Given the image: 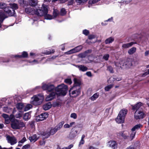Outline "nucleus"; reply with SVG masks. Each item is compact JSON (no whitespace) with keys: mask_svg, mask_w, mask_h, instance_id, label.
<instances>
[{"mask_svg":"<svg viewBox=\"0 0 149 149\" xmlns=\"http://www.w3.org/2000/svg\"><path fill=\"white\" fill-rule=\"evenodd\" d=\"M28 56V54L27 52H23L22 55H17L15 56V57H18L19 58H21L22 57L23 58H26Z\"/></svg>","mask_w":149,"mask_h":149,"instance_id":"obj_30","label":"nucleus"},{"mask_svg":"<svg viewBox=\"0 0 149 149\" xmlns=\"http://www.w3.org/2000/svg\"><path fill=\"white\" fill-rule=\"evenodd\" d=\"M7 138L8 143H10L11 145H14L17 142L16 139L14 137L8 136Z\"/></svg>","mask_w":149,"mask_h":149,"instance_id":"obj_14","label":"nucleus"},{"mask_svg":"<svg viewBox=\"0 0 149 149\" xmlns=\"http://www.w3.org/2000/svg\"><path fill=\"white\" fill-rule=\"evenodd\" d=\"M48 12H47L45 14L44 16L45 18L47 19H53V17L52 16V15L48 14L47 13Z\"/></svg>","mask_w":149,"mask_h":149,"instance_id":"obj_32","label":"nucleus"},{"mask_svg":"<svg viewBox=\"0 0 149 149\" xmlns=\"http://www.w3.org/2000/svg\"><path fill=\"white\" fill-rule=\"evenodd\" d=\"M57 130L55 127L54 128L51 129L50 130L48 131H47L46 132H45L42 134V135L45 136L46 138H48L50 135H53L54 134L57 132Z\"/></svg>","mask_w":149,"mask_h":149,"instance_id":"obj_9","label":"nucleus"},{"mask_svg":"<svg viewBox=\"0 0 149 149\" xmlns=\"http://www.w3.org/2000/svg\"><path fill=\"white\" fill-rule=\"evenodd\" d=\"M30 117L31 115L30 113H25L24 115L23 119L25 120H27L30 118Z\"/></svg>","mask_w":149,"mask_h":149,"instance_id":"obj_28","label":"nucleus"},{"mask_svg":"<svg viewBox=\"0 0 149 149\" xmlns=\"http://www.w3.org/2000/svg\"><path fill=\"white\" fill-rule=\"evenodd\" d=\"M26 140V138L25 137H24L19 142L22 143H23Z\"/></svg>","mask_w":149,"mask_h":149,"instance_id":"obj_62","label":"nucleus"},{"mask_svg":"<svg viewBox=\"0 0 149 149\" xmlns=\"http://www.w3.org/2000/svg\"><path fill=\"white\" fill-rule=\"evenodd\" d=\"M74 86L72 87L73 88H74L75 87H77V88H78V87H80V82L79 80L77 79H74Z\"/></svg>","mask_w":149,"mask_h":149,"instance_id":"obj_21","label":"nucleus"},{"mask_svg":"<svg viewBox=\"0 0 149 149\" xmlns=\"http://www.w3.org/2000/svg\"><path fill=\"white\" fill-rule=\"evenodd\" d=\"M19 113L16 114L15 115V117L17 118H20V117H22V113Z\"/></svg>","mask_w":149,"mask_h":149,"instance_id":"obj_51","label":"nucleus"},{"mask_svg":"<svg viewBox=\"0 0 149 149\" xmlns=\"http://www.w3.org/2000/svg\"><path fill=\"white\" fill-rule=\"evenodd\" d=\"M136 44V42H131L130 43L123 44L122 45V48L125 49L128 48L132 46L133 44Z\"/></svg>","mask_w":149,"mask_h":149,"instance_id":"obj_16","label":"nucleus"},{"mask_svg":"<svg viewBox=\"0 0 149 149\" xmlns=\"http://www.w3.org/2000/svg\"><path fill=\"white\" fill-rule=\"evenodd\" d=\"M109 57V55L107 54L104 55L103 56V58L106 61H107L108 60Z\"/></svg>","mask_w":149,"mask_h":149,"instance_id":"obj_49","label":"nucleus"},{"mask_svg":"<svg viewBox=\"0 0 149 149\" xmlns=\"http://www.w3.org/2000/svg\"><path fill=\"white\" fill-rule=\"evenodd\" d=\"M47 6L44 5H42L40 9H36L34 10V12L38 16H44L45 14L48 12Z\"/></svg>","mask_w":149,"mask_h":149,"instance_id":"obj_4","label":"nucleus"},{"mask_svg":"<svg viewBox=\"0 0 149 149\" xmlns=\"http://www.w3.org/2000/svg\"><path fill=\"white\" fill-rule=\"evenodd\" d=\"M64 123L63 122H61L60 123L58 124L55 127L57 130H59L62 128L63 124H64Z\"/></svg>","mask_w":149,"mask_h":149,"instance_id":"obj_34","label":"nucleus"},{"mask_svg":"<svg viewBox=\"0 0 149 149\" xmlns=\"http://www.w3.org/2000/svg\"><path fill=\"white\" fill-rule=\"evenodd\" d=\"M145 116V113L142 111L136 110L134 114V118L136 120L142 119Z\"/></svg>","mask_w":149,"mask_h":149,"instance_id":"obj_8","label":"nucleus"},{"mask_svg":"<svg viewBox=\"0 0 149 149\" xmlns=\"http://www.w3.org/2000/svg\"><path fill=\"white\" fill-rule=\"evenodd\" d=\"M10 118L8 117V118H6L5 119V122L6 123L8 124L9 123L10 121Z\"/></svg>","mask_w":149,"mask_h":149,"instance_id":"obj_59","label":"nucleus"},{"mask_svg":"<svg viewBox=\"0 0 149 149\" xmlns=\"http://www.w3.org/2000/svg\"><path fill=\"white\" fill-rule=\"evenodd\" d=\"M88 0H76L79 3H81L86 2Z\"/></svg>","mask_w":149,"mask_h":149,"instance_id":"obj_57","label":"nucleus"},{"mask_svg":"<svg viewBox=\"0 0 149 149\" xmlns=\"http://www.w3.org/2000/svg\"><path fill=\"white\" fill-rule=\"evenodd\" d=\"M115 65L118 67L123 68V67H124L123 66V65L124 64V61H119L116 62L115 63Z\"/></svg>","mask_w":149,"mask_h":149,"instance_id":"obj_22","label":"nucleus"},{"mask_svg":"<svg viewBox=\"0 0 149 149\" xmlns=\"http://www.w3.org/2000/svg\"><path fill=\"white\" fill-rule=\"evenodd\" d=\"M132 61L131 59H127L125 62L124 61V64L123 66L124 68H130L132 65Z\"/></svg>","mask_w":149,"mask_h":149,"instance_id":"obj_11","label":"nucleus"},{"mask_svg":"<svg viewBox=\"0 0 149 149\" xmlns=\"http://www.w3.org/2000/svg\"><path fill=\"white\" fill-rule=\"evenodd\" d=\"M108 145L113 149H115L117 147V144L115 141H109L108 142Z\"/></svg>","mask_w":149,"mask_h":149,"instance_id":"obj_17","label":"nucleus"},{"mask_svg":"<svg viewBox=\"0 0 149 149\" xmlns=\"http://www.w3.org/2000/svg\"><path fill=\"white\" fill-rule=\"evenodd\" d=\"M9 6L10 8L12 9V10L15 11V10H17L18 8V6L17 4L15 3H12L9 4Z\"/></svg>","mask_w":149,"mask_h":149,"instance_id":"obj_23","label":"nucleus"},{"mask_svg":"<svg viewBox=\"0 0 149 149\" xmlns=\"http://www.w3.org/2000/svg\"><path fill=\"white\" fill-rule=\"evenodd\" d=\"M70 117L73 118L74 119H75L77 118V115L75 113H73L71 114L70 115Z\"/></svg>","mask_w":149,"mask_h":149,"instance_id":"obj_50","label":"nucleus"},{"mask_svg":"<svg viewBox=\"0 0 149 149\" xmlns=\"http://www.w3.org/2000/svg\"><path fill=\"white\" fill-rule=\"evenodd\" d=\"M68 91V87L64 84H62L58 86L55 89V92H52L48 95L46 98L47 101H50L55 97L56 95L58 96L65 95Z\"/></svg>","mask_w":149,"mask_h":149,"instance_id":"obj_1","label":"nucleus"},{"mask_svg":"<svg viewBox=\"0 0 149 149\" xmlns=\"http://www.w3.org/2000/svg\"><path fill=\"white\" fill-rule=\"evenodd\" d=\"M100 0H90L89 1L88 3L89 5L88 6V7H90V5H92L93 4H95L97 3L98 1Z\"/></svg>","mask_w":149,"mask_h":149,"instance_id":"obj_37","label":"nucleus"},{"mask_svg":"<svg viewBox=\"0 0 149 149\" xmlns=\"http://www.w3.org/2000/svg\"><path fill=\"white\" fill-rule=\"evenodd\" d=\"M114 38L112 37H110L107 39L105 41V42L106 44H108L112 43L113 41Z\"/></svg>","mask_w":149,"mask_h":149,"instance_id":"obj_29","label":"nucleus"},{"mask_svg":"<svg viewBox=\"0 0 149 149\" xmlns=\"http://www.w3.org/2000/svg\"><path fill=\"white\" fill-rule=\"evenodd\" d=\"M51 104L49 102L44 104L43 106V109L45 110H47L51 107Z\"/></svg>","mask_w":149,"mask_h":149,"instance_id":"obj_26","label":"nucleus"},{"mask_svg":"<svg viewBox=\"0 0 149 149\" xmlns=\"http://www.w3.org/2000/svg\"><path fill=\"white\" fill-rule=\"evenodd\" d=\"M53 105L54 107L58 106L61 105V103L59 102H55L53 103Z\"/></svg>","mask_w":149,"mask_h":149,"instance_id":"obj_52","label":"nucleus"},{"mask_svg":"<svg viewBox=\"0 0 149 149\" xmlns=\"http://www.w3.org/2000/svg\"><path fill=\"white\" fill-rule=\"evenodd\" d=\"M42 88L43 90H47L49 92H51L55 90V87L54 85L51 84H44L42 86Z\"/></svg>","mask_w":149,"mask_h":149,"instance_id":"obj_7","label":"nucleus"},{"mask_svg":"<svg viewBox=\"0 0 149 149\" xmlns=\"http://www.w3.org/2000/svg\"><path fill=\"white\" fill-rule=\"evenodd\" d=\"M143 104L141 102H139L134 106H132V109L134 110H140L141 109H142L143 108Z\"/></svg>","mask_w":149,"mask_h":149,"instance_id":"obj_12","label":"nucleus"},{"mask_svg":"<svg viewBox=\"0 0 149 149\" xmlns=\"http://www.w3.org/2000/svg\"><path fill=\"white\" fill-rule=\"evenodd\" d=\"M16 107L19 112L23 113L24 112V106L23 103H18L16 105Z\"/></svg>","mask_w":149,"mask_h":149,"instance_id":"obj_15","label":"nucleus"},{"mask_svg":"<svg viewBox=\"0 0 149 149\" xmlns=\"http://www.w3.org/2000/svg\"><path fill=\"white\" fill-rule=\"evenodd\" d=\"M113 87V85L112 84L108 85L104 88L105 90L107 91H109Z\"/></svg>","mask_w":149,"mask_h":149,"instance_id":"obj_38","label":"nucleus"},{"mask_svg":"<svg viewBox=\"0 0 149 149\" xmlns=\"http://www.w3.org/2000/svg\"><path fill=\"white\" fill-rule=\"evenodd\" d=\"M7 4L3 2H0V8H4L7 6Z\"/></svg>","mask_w":149,"mask_h":149,"instance_id":"obj_40","label":"nucleus"},{"mask_svg":"<svg viewBox=\"0 0 149 149\" xmlns=\"http://www.w3.org/2000/svg\"><path fill=\"white\" fill-rule=\"evenodd\" d=\"M58 14V13L57 11L54 10L53 12V18H55L57 16Z\"/></svg>","mask_w":149,"mask_h":149,"instance_id":"obj_45","label":"nucleus"},{"mask_svg":"<svg viewBox=\"0 0 149 149\" xmlns=\"http://www.w3.org/2000/svg\"><path fill=\"white\" fill-rule=\"evenodd\" d=\"M141 126H142V125L141 124H139L136 125L131 129V130L136 131V130L140 128Z\"/></svg>","mask_w":149,"mask_h":149,"instance_id":"obj_35","label":"nucleus"},{"mask_svg":"<svg viewBox=\"0 0 149 149\" xmlns=\"http://www.w3.org/2000/svg\"><path fill=\"white\" fill-rule=\"evenodd\" d=\"M99 96V93H96L94 94L90 98V99L92 101H94Z\"/></svg>","mask_w":149,"mask_h":149,"instance_id":"obj_27","label":"nucleus"},{"mask_svg":"<svg viewBox=\"0 0 149 149\" xmlns=\"http://www.w3.org/2000/svg\"><path fill=\"white\" fill-rule=\"evenodd\" d=\"M73 146V144H70L68 146L65 147V148L66 149H70Z\"/></svg>","mask_w":149,"mask_h":149,"instance_id":"obj_64","label":"nucleus"},{"mask_svg":"<svg viewBox=\"0 0 149 149\" xmlns=\"http://www.w3.org/2000/svg\"><path fill=\"white\" fill-rule=\"evenodd\" d=\"M25 124L19 120H15L11 123V127L14 130L19 129L25 126Z\"/></svg>","mask_w":149,"mask_h":149,"instance_id":"obj_3","label":"nucleus"},{"mask_svg":"<svg viewBox=\"0 0 149 149\" xmlns=\"http://www.w3.org/2000/svg\"><path fill=\"white\" fill-rule=\"evenodd\" d=\"M10 8L9 7H6L4 8V10L6 15L9 16H12L14 15L15 12L14 10H10Z\"/></svg>","mask_w":149,"mask_h":149,"instance_id":"obj_10","label":"nucleus"},{"mask_svg":"<svg viewBox=\"0 0 149 149\" xmlns=\"http://www.w3.org/2000/svg\"><path fill=\"white\" fill-rule=\"evenodd\" d=\"M132 0H122L119 3H127L130 2Z\"/></svg>","mask_w":149,"mask_h":149,"instance_id":"obj_43","label":"nucleus"},{"mask_svg":"<svg viewBox=\"0 0 149 149\" xmlns=\"http://www.w3.org/2000/svg\"><path fill=\"white\" fill-rule=\"evenodd\" d=\"M115 80V78H114L112 77H110L109 78V80H108L107 82L109 83L112 84L113 83V81Z\"/></svg>","mask_w":149,"mask_h":149,"instance_id":"obj_42","label":"nucleus"},{"mask_svg":"<svg viewBox=\"0 0 149 149\" xmlns=\"http://www.w3.org/2000/svg\"><path fill=\"white\" fill-rule=\"evenodd\" d=\"M48 113H42L38 117L37 119L38 121H42L46 119L48 117Z\"/></svg>","mask_w":149,"mask_h":149,"instance_id":"obj_13","label":"nucleus"},{"mask_svg":"<svg viewBox=\"0 0 149 149\" xmlns=\"http://www.w3.org/2000/svg\"><path fill=\"white\" fill-rule=\"evenodd\" d=\"M43 100L42 96L35 95L31 98V103L35 105H38L41 103Z\"/></svg>","mask_w":149,"mask_h":149,"instance_id":"obj_5","label":"nucleus"},{"mask_svg":"<svg viewBox=\"0 0 149 149\" xmlns=\"http://www.w3.org/2000/svg\"><path fill=\"white\" fill-rule=\"evenodd\" d=\"M33 10L31 8H27L25 9V11L27 13H30L33 11Z\"/></svg>","mask_w":149,"mask_h":149,"instance_id":"obj_39","label":"nucleus"},{"mask_svg":"<svg viewBox=\"0 0 149 149\" xmlns=\"http://www.w3.org/2000/svg\"><path fill=\"white\" fill-rule=\"evenodd\" d=\"M82 46L81 45H79L75 47L77 52L80 51L82 48Z\"/></svg>","mask_w":149,"mask_h":149,"instance_id":"obj_47","label":"nucleus"},{"mask_svg":"<svg viewBox=\"0 0 149 149\" xmlns=\"http://www.w3.org/2000/svg\"><path fill=\"white\" fill-rule=\"evenodd\" d=\"M66 13L65 9L63 8H62L61 10L60 14L62 15H63Z\"/></svg>","mask_w":149,"mask_h":149,"instance_id":"obj_44","label":"nucleus"},{"mask_svg":"<svg viewBox=\"0 0 149 149\" xmlns=\"http://www.w3.org/2000/svg\"><path fill=\"white\" fill-rule=\"evenodd\" d=\"M127 113V110L126 109H123L121 110L116 119V122L118 123H123Z\"/></svg>","mask_w":149,"mask_h":149,"instance_id":"obj_2","label":"nucleus"},{"mask_svg":"<svg viewBox=\"0 0 149 149\" xmlns=\"http://www.w3.org/2000/svg\"><path fill=\"white\" fill-rule=\"evenodd\" d=\"M83 33L86 36H87L89 34V31L85 29L83 31Z\"/></svg>","mask_w":149,"mask_h":149,"instance_id":"obj_53","label":"nucleus"},{"mask_svg":"<svg viewBox=\"0 0 149 149\" xmlns=\"http://www.w3.org/2000/svg\"><path fill=\"white\" fill-rule=\"evenodd\" d=\"M64 81L65 83L68 84H71L72 83L71 79L69 78L65 79L64 80Z\"/></svg>","mask_w":149,"mask_h":149,"instance_id":"obj_41","label":"nucleus"},{"mask_svg":"<svg viewBox=\"0 0 149 149\" xmlns=\"http://www.w3.org/2000/svg\"><path fill=\"white\" fill-rule=\"evenodd\" d=\"M131 132L129 137L130 140V141L132 140L134 138L136 134V131L131 130Z\"/></svg>","mask_w":149,"mask_h":149,"instance_id":"obj_33","label":"nucleus"},{"mask_svg":"<svg viewBox=\"0 0 149 149\" xmlns=\"http://www.w3.org/2000/svg\"><path fill=\"white\" fill-rule=\"evenodd\" d=\"M38 138L37 137L36 134H34L31 136L29 137V139L31 142H34L36 141Z\"/></svg>","mask_w":149,"mask_h":149,"instance_id":"obj_20","label":"nucleus"},{"mask_svg":"<svg viewBox=\"0 0 149 149\" xmlns=\"http://www.w3.org/2000/svg\"><path fill=\"white\" fill-rule=\"evenodd\" d=\"M95 37V35H90L88 36V38L90 40L94 38Z\"/></svg>","mask_w":149,"mask_h":149,"instance_id":"obj_55","label":"nucleus"},{"mask_svg":"<svg viewBox=\"0 0 149 149\" xmlns=\"http://www.w3.org/2000/svg\"><path fill=\"white\" fill-rule=\"evenodd\" d=\"M38 3V0H29V4L30 5L32 6H36Z\"/></svg>","mask_w":149,"mask_h":149,"instance_id":"obj_31","label":"nucleus"},{"mask_svg":"<svg viewBox=\"0 0 149 149\" xmlns=\"http://www.w3.org/2000/svg\"><path fill=\"white\" fill-rule=\"evenodd\" d=\"M118 135L119 136H121L125 139H127L128 138L127 134L124 133V132H120L118 133Z\"/></svg>","mask_w":149,"mask_h":149,"instance_id":"obj_24","label":"nucleus"},{"mask_svg":"<svg viewBox=\"0 0 149 149\" xmlns=\"http://www.w3.org/2000/svg\"><path fill=\"white\" fill-rule=\"evenodd\" d=\"M30 147V146L29 145L26 144L23 146L22 149H28Z\"/></svg>","mask_w":149,"mask_h":149,"instance_id":"obj_54","label":"nucleus"},{"mask_svg":"<svg viewBox=\"0 0 149 149\" xmlns=\"http://www.w3.org/2000/svg\"><path fill=\"white\" fill-rule=\"evenodd\" d=\"M107 70L111 73H113V70L112 67L111 66H108L107 67Z\"/></svg>","mask_w":149,"mask_h":149,"instance_id":"obj_48","label":"nucleus"},{"mask_svg":"<svg viewBox=\"0 0 149 149\" xmlns=\"http://www.w3.org/2000/svg\"><path fill=\"white\" fill-rule=\"evenodd\" d=\"M86 74L88 77H91L92 76L91 73L90 72H87L86 73Z\"/></svg>","mask_w":149,"mask_h":149,"instance_id":"obj_63","label":"nucleus"},{"mask_svg":"<svg viewBox=\"0 0 149 149\" xmlns=\"http://www.w3.org/2000/svg\"><path fill=\"white\" fill-rule=\"evenodd\" d=\"M54 50H52V51H48V52H45V54H49L52 53H53L54 52Z\"/></svg>","mask_w":149,"mask_h":149,"instance_id":"obj_60","label":"nucleus"},{"mask_svg":"<svg viewBox=\"0 0 149 149\" xmlns=\"http://www.w3.org/2000/svg\"><path fill=\"white\" fill-rule=\"evenodd\" d=\"M84 143V140H80L79 144V146H80L81 144H83Z\"/></svg>","mask_w":149,"mask_h":149,"instance_id":"obj_61","label":"nucleus"},{"mask_svg":"<svg viewBox=\"0 0 149 149\" xmlns=\"http://www.w3.org/2000/svg\"><path fill=\"white\" fill-rule=\"evenodd\" d=\"M76 67L78 68L82 72L86 71L88 69L87 67L83 65H76Z\"/></svg>","mask_w":149,"mask_h":149,"instance_id":"obj_18","label":"nucleus"},{"mask_svg":"<svg viewBox=\"0 0 149 149\" xmlns=\"http://www.w3.org/2000/svg\"><path fill=\"white\" fill-rule=\"evenodd\" d=\"M32 107V105L31 104H28L26 105L25 107H24V108L23 109L24 111H27L29 110Z\"/></svg>","mask_w":149,"mask_h":149,"instance_id":"obj_36","label":"nucleus"},{"mask_svg":"<svg viewBox=\"0 0 149 149\" xmlns=\"http://www.w3.org/2000/svg\"><path fill=\"white\" fill-rule=\"evenodd\" d=\"M7 17L5 15L3 12H0V27L1 26V22H2L3 20Z\"/></svg>","mask_w":149,"mask_h":149,"instance_id":"obj_19","label":"nucleus"},{"mask_svg":"<svg viewBox=\"0 0 149 149\" xmlns=\"http://www.w3.org/2000/svg\"><path fill=\"white\" fill-rule=\"evenodd\" d=\"M87 55V54L84 52V53L80 54V56L82 58L86 57Z\"/></svg>","mask_w":149,"mask_h":149,"instance_id":"obj_56","label":"nucleus"},{"mask_svg":"<svg viewBox=\"0 0 149 149\" xmlns=\"http://www.w3.org/2000/svg\"><path fill=\"white\" fill-rule=\"evenodd\" d=\"M80 93V88L78 87V88L75 89V88H72L69 91V93L71 97H75L78 96Z\"/></svg>","mask_w":149,"mask_h":149,"instance_id":"obj_6","label":"nucleus"},{"mask_svg":"<svg viewBox=\"0 0 149 149\" xmlns=\"http://www.w3.org/2000/svg\"><path fill=\"white\" fill-rule=\"evenodd\" d=\"M136 48L133 47L128 50V53L130 55H132L136 52Z\"/></svg>","mask_w":149,"mask_h":149,"instance_id":"obj_25","label":"nucleus"},{"mask_svg":"<svg viewBox=\"0 0 149 149\" xmlns=\"http://www.w3.org/2000/svg\"><path fill=\"white\" fill-rule=\"evenodd\" d=\"M73 53V50L72 49H71L70 50L65 52V54H70Z\"/></svg>","mask_w":149,"mask_h":149,"instance_id":"obj_58","label":"nucleus"},{"mask_svg":"<svg viewBox=\"0 0 149 149\" xmlns=\"http://www.w3.org/2000/svg\"><path fill=\"white\" fill-rule=\"evenodd\" d=\"M10 109L7 107H4L3 108V110L4 111L8 113L10 112Z\"/></svg>","mask_w":149,"mask_h":149,"instance_id":"obj_46","label":"nucleus"}]
</instances>
